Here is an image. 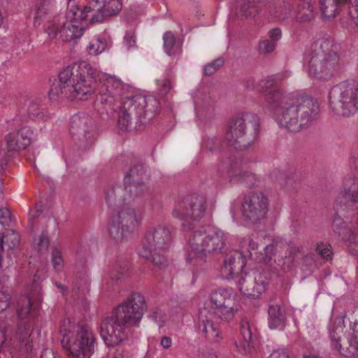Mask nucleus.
I'll use <instances>...</instances> for the list:
<instances>
[{"label": "nucleus", "mask_w": 358, "mask_h": 358, "mask_svg": "<svg viewBox=\"0 0 358 358\" xmlns=\"http://www.w3.org/2000/svg\"><path fill=\"white\" fill-rule=\"evenodd\" d=\"M88 67V64L81 63L63 69L59 74L58 81L51 87L50 99L87 100L96 94V104L99 110L109 115L113 112L115 103L127 94L128 86L114 77H107L97 83L86 76Z\"/></svg>", "instance_id": "nucleus-1"}, {"label": "nucleus", "mask_w": 358, "mask_h": 358, "mask_svg": "<svg viewBox=\"0 0 358 358\" xmlns=\"http://www.w3.org/2000/svg\"><path fill=\"white\" fill-rule=\"evenodd\" d=\"M147 310L144 296L134 293L118 305L110 315L106 316L100 324V335L108 346H116L127 337L126 329L139 327Z\"/></svg>", "instance_id": "nucleus-2"}, {"label": "nucleus", "mask_w": 358, "mask_h": 358, "mask_svg": "<svg viewBox=\"0 0 358 358\" xmlns=\"http://www.w3.org/2000/svg\"><path fill=\"white\" fill-rule=\"evenodd\" d=\"M238 310L236 295L231 289L219 288L215 290L199 311V331L210 341H220L222 333L217 320L229 322L233 320Z\"/></svg>", "instance_id": "nucleus-3"}, {"label": "nucleus", "mask_w": 358, "mask_h": 358, "mask_svg": "<svg viewBox=\"0 0 358 358\" xmlns=\"http://www.w3.org/2000/svg\"><path fill=\"white\" fill-rule=\"evenodd\" d=\"M274 111L275 120L281 127L296 132L315 119L319 106L316 100L309 96H287Z\"/></svg>", "instance_id": "nucleus-4"}, {"label": "nucleus", "mask_w": 358, "mask_h": 358, "mask_svg": "<svg viewBox=\"0 0 358 358\" xmlns=\"http://www.w3.org/2000/svg\"><path fill=\"white\" fill-rule=\"evenodd\" d=\"M60 334L61 345L71 358H90L95 350L96 338L91 329L82 323L71 326L70 320H65Z\"/></svg>", "instance_id": "nucleus-5"}, {"label": "nucleus", "mask_w": 358, "mask_h": 358, "mask_svg": "<svg viewBox=\"0 0 358 358\" xmlns=\"http://www.w3.org/2000/svg\"><path fill=\"white\" fill-rule=\"evenodd\" d=\"M227 235L221 229L203 226L194 231L189 238V252L187 260L198 258L205 261L208 255L222 252L226 246Z\"/></svg>", "instance_id": "nucleus-6"}, {"label": "nucleus", "mask_w": 358, "mask_h": 358, "mask_svg": "<svg viewBox=\"0 0 358 358\" xmlns=\"http://www.w3.org/2000/svg\"><path fill=\"white\" fill-rule=\"evenodd\" d=\"M258 127V117L254 113H244L233 117L224 136L225 145L241 150L249 148L255 141Z\"/></svg>", "instance_id": "nucleus-7"}, {"label": "nucleus", "mask_w": 358, "mask_h": 358, "mask_svg": "<svg viewBox=\"0 0 358 358\" xmlns=\"http://www.w3.org/2000/svg\"><path fill=\"white\" fill-rule=\"evenodd\" d=\"M157 101L153 98L138 95L126 97L118 114L117 124L120 129L127 131L131 126V116L134 115L142 124L150 122L157 113Z\"/></svg>", "instance_id": "nucleus-8"}, {"label": "nucleus", "mask_w": 358, "mask_h": 358, "mask_svg": "<svg viewBox=\"0 0 358 358\" xmlns=\"http://www.w3.org/2000/svg\"><path fill=\"white\" fill-rule=\"evenodd\" d=\"M122 8L120 0H91L83 8L72 6L66 14L67 22H81L88 19L92 13L90 22H101L117 15Z\"/></svg>", "instance_id": "nucleus-9"}, {"label": "nucleus", "mask_w": 358, "mask_h": 358, "mask_svg": "<svg viewBox=\"0 0 358 358\" xmlns=\"http://www.w3.org/2000/svg\"><path fill=\"white\" fill-rule=\"evenodd\" d=\"M207 208V199L204 196L189 194L176 202L172 215L182 222L181 226L184 231H190L194 227V222L200 221L205 216Z\"/></svg>", "instance_id": "nucleus-10"}, {"label": "nucleus", "mask_w": 358, "mask_h": 358, "mask_svg": "<svg viewBox=\"0 0 358 358\" xmlns=\"http://www.w3.org/2000/svg\"><path fill=\"white\" fill-rule=\"evenodd\" d=\"M329 97L330 106L336 115L349 117L358 110V87L353 81L334 85Z\"/></svg>", "instance_id": "nucleus-11"}, {"label": "nucleus", "mask_w": 358, "mask_h": 358, "mask_svg": "<svg viewBox=\"0 0 358 358\" xmlns=\"http://www.w3.org/2000/svg\"><path fill=\"white\" fill-rule=\"evenodd\" d=\"M39 306L40 299L34 297L32 294L20 298L18 302L17 315L20 322L18 323L16 331L11 340L13 343L15 342L20 344L24 343L27 350L31 348L29 338L33 326L32 318L38 310Z\"/></svg>", "instance_id": "nucleus-12"}, {"label": "nucleus", "mask_w": 358, "mask_h": 358, "mask_svg": "<svg viewBox=\"0 0 358 358\" xmlns=\"http://www.w3.org/2000/svg\"><path fill=\"white\" fill-rule=\"evenodd\" d=\"M117 213L113 216L109 226V234L117 242L122 241L127 234L134 231L139 225L141 215L131 203L119 207Z\"/></svg>", "instance_id": "nucleus-13"}, {"label": "nucleus", "mask_w": 358, "mask_h": 358, "mask_svg": "<svg viewBox=\"0 0 358 358\" xmlns=\"http://www.w3.org/2000/svg\"><path fill=\"white\" fill-rule=\"evenodd\" d=\"M172 239V230L168 226L158 224L151 227L145 235L139 255L148 258L155 251L166 250L170 247Z\"/></svg>", "instance_id": "nucleus-14"}, {"label": "nucleus", "mask_w": 358, "mask_h": 358, "mask_svg": "<svg viewBox=\"0 0 358 358\" xmlns=\"http://www.w3.org/2000/svg\"><path fill=\"white\" fill-rule=\"evenodd\" d=\"M269 203L268 196L262 192H252L245 195L241 204V212L244 219L252 223H257L265 219Z\"/></svg>", "instance_id": "nucleus-15"}, {"label": "nucleus", "mask_w": 358, "mask_h": 358, "mask_svg": "<svg viewBox=\"0 0 358 358\" xmlns=\"http://www.w3.org/2000/svg\"><path fill=\"white\" fill-rule=\"evenodd\" d=\"M289 76V72L285 71L262 80L259 83V92L264 96L265 102L273 110L287 96L282 90L277 89V87Z\"/></svg>", "instance_id": "nucleus-16"}, {"label": "nucleus", "mask_w": 358, "mask_h": 358, "mask_svg": "<svg viewBox=\"0 0 358 358\" xmlns=\"http://www.w3.org/2000/svg\"><path fill=\"white\" fill-rule=\"evenodd\" d=\"M268 282L266 273L252 270L241 274L238 286L243 295L247 297L259 298L265 292Z\"/></svg>", "instance_id": "nucleus-17"}, {"label": "nucleus", "mask_w": 358, "mask_h": 358, "mask_svg": "<svg viewBox=\"0 0 358 358\" xmlns=\"http://www.w3.org/2000/svg\"><path fill=\"white\" fill-rule=\"evenodd\" d=\"M94 131L93 121L85 114L75 115L70 124V133L78 145L87 148L92 143Z\"/></svg>", "instance_id": "nucleus-18"}, {"label": "nucleus", "mask_w": 358, "mask_h": 358, "mask_svg": "<svg viewBox=\"0 0 358 358\" xmlns=\"http://www.w3.org/2000/svg\"><path fill=\"white\" fill-rule=\"evenodd\" d=\"M147 175L143 164H138L132 166L124 178V184L129 189V201L134 200L135 197L141 196L148 193L150 190L145 182Z\"/></svg>", "instance_id": "nucleus-19"}, {"label": "nucleus", "mask_w": 358, "mask_h": 358, "mask_svg": "<svg viewBox=\"0 0 358 358\" xmlns=\"http://www.w3.org/2000/svg\"><path fill=\"white\" fill-rule=\"evenodd\" d=\"M338 55H310L309 61L310 76L318 79H327L333 75L338 64Z\"/></svg>", "instance_id": "nucleus-20"}, {"label": "nucleus", "mask_w": 358, "mask_h": 358, "mask_svg": "<svg viewBox=\"0 0 358 358\" xmlns=\"http://www.w3.org/2000/svg\"><path fill=\"white\" fill-rule=\"evenodd\" d=\"M246 264L243 254L238 250H232L227 253L224 259L220 273L223 278L229 279L242 271Z\"/></svg>", "instance_id": "nucleus-21"}, {"label": "nucleus", "mask_w": 358, "mask_h": 358, "mask_svg": "<svg viewBox=\"0 0 358 358\" xmlns=\"http://www.w3.org/2000/svg\"><path fill=\"white\" fill-rule=\"evenodd\" d=\"M358 202V178H346L343 181V187L336 198L334 208L337 210L348 203Z\"/></svg>", "instance_id": "nucleus-22"}, {"label": "nucleus", "mask_w": 358, "mask_h": 358, "mask_svg": "<svg viewBox=\"0 0 358 358\" xmlns=\"http://www.w3.org/2000/svg\"><path fill=\"white\" fill-rule=\"evenodd\" d=\"M129 189L125 185L110 186L106 191L105 199L108 208L115 210L127 202L131 203L134 200L129 201Z\"/></svg>", "instance_id": "nucleus-23"}, {"label": "nucleus", "mask_w": 358, "mask_h": 358, "mask_svg": "<svg viewBox=\"0 0 358 358\" xmlns=\"http://www.w3.org/2000/svg\"><path fill=\"white\" fill-rule=\"evenodd\" d=\"M268 0H238L234 11L236 20L240 21L252 20L258 13V4L265 3Z\"/></svg>", "instance_id": "nucleus-24"}, {"label": "nucleus", "mask_w": 358, "mask_h": 358, "mask_svg": "<svg viewBox=\"0 0 358 358\" xmlns=\"http://www.w3.org/2000/svg\"><path fill=\"white\" fill-rule=\"evenodd\" d=\"M344 318L342 317H336L333 319L329 325V337L331 341V345L336 349L341 355V351L346 349L348 346V341L341 343V338L343 334Z\"/></svg>", "instance_id": "nucleus-25"}, {"label": "nucleus", "mask_w": 358, "mask_h": 358, "mask_svg": "<svg viewBox=\"0 0 358 358\" xmlns=\"http://www.w3.org/2000/svg\"><path fill=\"white\" fill-rule=\"evenodd\" d=\"M344 317L349 320L354 336L353 338L348 340L346 349L341 351L342 355L348 357L358 351V310L345 313Z\"/></svg>", "instance_id": "nucleus-26"}, {"label": "nucleus", "mask_w": 358, "mask_h": 358, "mask_svg": "<svg viewBox=\"0 0 358 358\" xmlns=\"http://www.w3.org/2000/svg\"><path fill=\"white\" fill-rule=\"evenodd\" d=\"M337 54V47L330 36L316 40L311 45L310 55Z\"/></svg>", "instance_id": "nucleus-27"}, {"label": "nucleus", "mask_w": 358, "mask_h": 358, "mask_svg": "<svg viewBox=\"0 0 358 358\" xmlns=\"http://www.w3.org/2000/svg\"><path fill=\"white\" fill-rule=\"evenodd\" d=\"M268 315L269 329L282 330L285 328L287 318L280 306L278 304L271 305L268 310Z\"/></svg>", "instance_id": "nucleus-28"}, {"label": "nucleus", "mask_w": 358, "mask_h": 358, "mask_svg": "<svg viewBox=\"0 0 358 358\" xmlns=\"http://www.w3.org/2000/svg\"><path fill=\"white\" fill-rule=\"evenodd\" d=\"M86 27L83 24H62L59 30L62 41L69 42L80 38Z\"/></svg>", "instance_id": "nucleus-29"}, {"label": "nucleus", "mask_w": 358, "mask_h": 358, "mask_svg": "<svg viewBox=\"0 0 358 358\" xmlns=\"http://www.w3.org/2000/svg\"><path fill=\"white\" fill-rule=\"evenodd\" d=\"M349 0H319L323 19L331 20L338 12L339 7Z\"/></svg>", "instance_id": "nucleus-30"}, {"label": "nucleus", "mask_w": 358, "mask_h": 358, "mask_svg": "<svg viewBox=\"0 0 358 358\" xmlns=\"http://www.w3.org/2000/svg\"><path fill=\"white\" fill-rule=\"evenodd\" d=\"M232 179L251 187L256 180L255 175L251 172L244 170L241 162L236 164L231 171Z\"/></svg>", "instance_id": "nucleus-31"}, {"label": "nucleus", "mask_w": 358, "mask_h": 358, "mask_svg": "<svg viewBox=\"0 0 358 358\" xmlns=\"http://www.w3.org/2000/svg\"><path fill=\"white\" fill-rule=\"evenodd\" d=\"M241 334L243 341L240 343L245 352L249 350L250 343L252 339V327L248 322H243L241 326Z\"/></svg>", "instance_id": "nucleus-32"}, {"label": "nucleus", "mask_w": 358, "mask_h": 358, "mask_svg": "<svg viewBox=\"0 0 358 358\" xmlns=\"http://www.w3.org/2000/svg\"><path fill=\"white\" fill-rule=\"evenodd\" d=\"M164 47L166 53L171 56L178 52V47L176 43V37L171 31H166L163 36Z\"/></svg>", "instance_id": "nucleus-33"}, {"label": "nucleus", "mask_w": 358, "mask_h": 358, "mask_svg": "<svg viewBox=\"0 0 358 358\" xmlns=\"http://www.w3.org/2000/svg\"><path fill=\"white\" fill-rule=\"evenodd\" d=\"M303 249V247L300 245H292L290 247L289 256L285 257L282 259V264L281 266L285 271H289L291 268L296 255L302 253Z\"/></svg>", "instance_id": "nucleus-34"}, {"label": "nucleus", "mask_w": 358, "mask_h": 358, "mask_svg": "<svg viewBox=\"0 0 358 358\" xmlns=\"http://www.w3.org/2000/svg\"><path fill=\"white\" fill-rule=\"evenodd\" d=\"M107 47V42L105 38H96L91 41L87 49L89 53L94 55H97L103 52Z\"/></svg>", "instance_id": "nucleus-35"}, {"label": "nucleus", "mask_w": 358, "mask_h": 358, "mask_svg": "<svg viewBox=\"0 0 358 358\" xmlns=\"http://www.w3.org/2000/svg\"><path fill=\"white\" fill-rule=\"evenodd\" d=\"M129 266L127 263L122 262L117 264L111 273V280L118 282L122 281V279L127 277L128 275Z\"/></svg>", "instance_id": "nucleus-36"}, {"label": "nucleus", "mask_w": 358, "mask_h": 358, "mask_svg": "<svg viewBox=\"0 0 358 358\" xmlns=\"http://www.w3.org/2000/svg\"><path fill=\"white\" fill-rule=\"evenodd\" d=\"M203 143L205 148L211 152L219 151L223 143L225 144L224 141H222V138L217 136L206 137Z\"/></svg>", "instance_id": "nucleus-37"}, {"label": "nucleus", "mask_w": 358, "mask_h": 358, "mask_svg": "<svg viewBox=\"0 0 358 358\" xmlns=\"http://www.w3.org/2000/svg\"><path fill=\"white\" fill-rule=\"evenodd\" d=\"M240 162H232L230 159H225L222 161L217 167V173L222 176L228 175L232 179V169L236 164H239Z\"/></svg>", "instance_id": "nucleus-38"}, {"label": "nucleus", "mask_w": 358, "mask_h": 358, "mask_svg": "<svg viewBox=\"0 0 358 358\" xmlns=\"http://www.w3.org/2000/svg\"><path fill=\"white\" fill-rule=\"evenodd\" d=\"M316 253L323 259H331L333 252L330 244L326 242L317 243L315 248Z\"/></svg>", "instance_id": "nucleus-39"}, {"label": "nucleus", "mask_w": 358, "mask_h": 358, "mask_svg": "<svg viewBox=\"0 0 358 358\" xmlns=\"http://www.w3.org/2000/svg\"><path fill=\"white\" fill-rule=\"evenodd\" d=\"M224 63V59L222 57H220L215 60L208 63L204 66L203 73L206 76H212L217 72Z\"/></svg>", "instance_id": "nucleus-40"}, {"label": "nucleus", "mask_w": 358, "mask_h": 358, "mask_svg": "<svg viewBox=\"0 0 358 358\" xmlns=\"http://www.w3.org/2000/svg\"><path fill=\"white\" fill-rule=\"evenodd\" d=\"M6 144L8 151H17L24 149L20 146L21 144L19 135L17 133H10L6 137Z\"/></svg>", "instance_id": "nucleus-41"}, {"label": "nucleus", "mask_w": 358, "mask_h": 358, "mask_svg": "<svg viewBox=\"0 0 358 358\" xmlns=\"http://www.w3.org/2000/svg\"><path fill=\"white\" fill-rule=\"evenodd\" d=\"M21 144L20 146L25 149L31 142L33 131L28 127H23L17 131Z\"/></svg>", "instance_id": "nucleus-42"}, {"label": "nucleus", "mask_w": 358, "mask_h": 358, "mask_svg": "<svg viewBox=\"0 0 358 358\" xmlns=\"http://www.w3.org/2000/svg\"><path fill=\"white\" fill-rule=\"evenodd\" d=\"M314 8L308 6H303L297 14V18L300 22H309L314 20L315 14L313 13Z\"/></svg>", "instance_id": "nucleus-43"}, {"label": "nucleus", "mask_w": 358, "mask_h": 358, "mask_svg": "<svg viewBox=\"0 0 358 358\" xmlns=\"http://www.w3.org/2000/svg\"><path fill=\"white\" fill-rule=\"evenodd\" d=\"M50 244V240L46 233L43 232L38 238L34 239V247L38 251L47 250Z\"/></svg>", "instance_id": "nucleus-44"}, {"label": "nucleus", "mask_w": 358, "mask_h": 358, "mask_svg": "<svg viewBox=\"0 0 358 358\" xmlns=\"http://www.w3.org/2000/svg\"><path fill=\"white\" fill-rule=\"evenodd\" d=\"M52 263L55 270L59 271L63 267V259L61 251L57 248H53L52 251Z\"/></svg>", "instance_id": "nucleus-45"}, {"label": "nucleus", "mask_w": 358, "mask_h": 358, "mask_svg": "<svg viewBox=\"0 0 358 358\" xmlns=\"http://www.w3.org/2000/svg\"><path fill=\"white\" fill-rule=\"evenodd\" d=\"M150 317L159 327H163L166 321V315L159 308L154 309Z\"/></svg>", "instance_id": "nucleus-46"}, {"label": "nucleus", "mask_w": 358, "mask_h": 358, "mask_svg": "<svg viewBox=\"0 0 358 358\" xmlns=\"http://www.w3.org/2000/svg\"><path fill=\"white\" fill-rule=\"evenodd\" d=\"M332 225L334 231L338 234H341L346 229V222L338 215V213H335Z\"/></svg>", "instance_id": "nucleus-47"}, {"label": "nucleus", "mask_w": 358, "mask_h": 358, "mask_svg": "<svg viewBox=\"0 0 358 358\" xmlns=\"http://www.w3.org/2000/svg\"><path fill=\"white\" fill-rule=\"evenodd\" d=\"M275 43L273 41H270L268 40H264L259 43V50L262 53H271L275 48Z\"/></svg>", "instance_id": "nucleus-48"}, {"label": "nucleus", "mask_w": 358, "mask_h": 358, "mask_svg": "<svg viewBox=\"0 0 358 358\" xmlns=\"http://www.w3.org/2000/svg\"><path fill=\"white\" fill-rule=\"evenodd\" d=\"M10 300V294L6 289L0 290V312L6 310Z\"/></svg>", "instance_id": "nucleus-49"}, {"label": "nucleus", "mask_w": 358, "mask_h": 358, "mask_svg": "<svg viewBox=\"0 0 358 358\" xmlns=\"http://www.w3.org/2000/svg\"><path fill=\"white\" fill-rule=\"evenodd\" d=\"M151 255L152 256V263L156 266L162 268L167 265L168 261L166 258L160 253L155 251Z\"/></svg>", "instance_id": "nucleus-50"}, {"label": "nucleus", "mask_w": 358, "mask_h": 358, "mask_svg": "<svg viewBox=\"0 0 358 358\" xmlns=\"http://www.w3.org/2000/svg\"><path fill=\"white\" fill-rule=\"evenodd\" d=\"M315 264V255L312 253H308L305 255L302 259V267L306 270H310Z\"/></svg>", "instance_id": "nucleus-51"}, {"label": "nucleus", "mask_w": 358, "mask_h": 358, "mask_svg": "<svg viewBox=\"0 0 358 358\" xmlns=\"http://www.w3.org/2000/svg\"><path fill=\"white\" fill-rule=\"evenodd\" d=\"M62 25V24H47L45 30L50 37L54 38L58 33L59 34Z\"/></svg>", "instance_id": "nucleus-52"}, {"label": "nucleus", "mask_w": 358, "mask_h": 358, "mask_svg": "<svg viewBox=\"0 0 358 358\" xmlns=\"http://www.w3.org/2000/svg\"><path fill=\"white\" fill-rule=\"evenodd\" d=\"M11 213L6 208H0V224L8 225L10 221Z\"/></svg>", "instance_id": "nucleus-53"}, {"label": "nucleus", "mask_w": 358, "mask_h": 358, "mask_svg": "<svg viewBox=\"0 0 358 358\" xmlns=\"http://www.w3.org/2000/svg\"><path fill=\"white\" fill-rule=\"evenodd\" d=\"M36 13L34 20H45V16L48 14L49 8L46 7H41L38 5L36 6Z\"/></svg>", "instance_id": "nucleus-54"}, {"label": "nucleus", "mask_w": 358, "mask_h": 358, "mask_svg": "<svg viewBox=\"0 0 358 358\" xmlns=\"http://www.w3.org/2000/svg\"><path fill=\"white\" fill-rule=\"evenodd\" d=\"M158 85L159 86L160 94L163 96L167 94V93L171 89V82L168 79H163V80H159Z\"/></svg>", "instance_id": "nucleus-55"}, {"label": "nucleus", "mask_w": 358, "mask_h": 358, "mask_svg": "<svg viewBox=\"0 0 358 358\" xmlns=\"http://www.w3.org/2000/svg\"><path fill=\"white\" fill-rule=\"evenodd\" d=\"M124 41L129 48L135 46L136 36L133 31H127L124 36Z\"/></svg>", "instance_id": "nucleus-56"}, {"label": "nucleus", "mask_w": 358, "mask_h": 358, "mask_svg": "<svg viewBox=\"0 0 358 358\" xmlns=\"http://www.w3.org/2000/svg\"><path fill=\"white\" fill-rule=\"evenodd\" d=\"M268 358H289V355L285 350H277Z\"/></svg>", "instance_id": "nucleus-57"}, {"label": "nucleus", "mask_w": 358, "mask_h": 358, "mask_svg": "<svg viewBox=\"0 0 358 358\" xmlns=\"http://www.w3.org/2000/svg\"><path fill=\"white\" fill-rule=\"evenodd\" d=\"M160 345L164 349H169L172 345V339L169 336H163L161 338Z\"/></svg>", "instance_id": "nucleus-58"}, {"label": "nucleus", "mask_w": 358, "mask_h": 358, "mask_svg": "<svg viewBox=\"0 0 358 358\" xmlns=\"http://www.w3.org/2000/svg\"><path fill=\"white\" fill-rule=\"evenodd\" d=\"M269 36L273 41H276L281 37V31L278 28H275L269 31Z\"/></svg>", "instance_id": "nucleus-59"}, {"label": "nucleus", "mask_w": 358, "mask_h": 358, "mask_svg": "<svg viewBox=\"0 0 358 358\" xmlns=\"http://www.w3.org/2000/svg\"><path fill=\"white\" fill-rule=\"evenodd\" d=\"M6 162V152L1 148V143L0 142V171L4 169Z\"/></svg>", "instance_id": "nucleus-60"}, {"label": "nucleus", "mask_w": 358, "mask_h": 358, "mask_svg": "<svg viewBox=\"0 0 358 358\" xmlns=\"http://www.w3.org/2000/svg\"><path fill=\"white\" fill-rule=\"evenodd\" d=\"M10 235L12 236V244L15 246L19 242V235L14 230H8L6 236L8 238Z\"/></svg>", "instance_id": "nucleus-61"}, {"label": "nucleus", "mask_w": 358, "mask_h": 358, "mask_svg": "<svg viewBox=\"0 0 358 358\" xmlns=\"http://www.w3.org/2000/svg\"><path fill=\"white\" fill-rule=\"evenodd\" d=\"M41 358H56V357L52 350L45 349L41 355Z\"/></svg>", "instance_id": "nucleus-62"}, {"label": "nucleus", "mask_w": 358, "mask_h": 358, "mask_svg": "<svg viewBox=\"0 0 358 358\" xmlns=\"http://www.w3.org/2000/svg\"><path fill=\"white\" fill-rule=\"evenodd\" d=\"M350 165L352 168L358 171V154L351 157L350 159Z\"/></svg>", "instance_id": "nucleus-63"}, {"label": "nucleus", "mask_w": 358, "mask_h": 358, "mask_svg": "<svg viewBox=\"0 0 358 358\" xmlns=\"http://www.w3.org/2000/svg\"><path fill=\"white\" fill-rule=\"evenodd\" d=\"M256 82L254 78H248L245 81V87L248 90H253L255 87Z\"/></svg>", "instance_id": "nucleus-64"}]
</instances>
